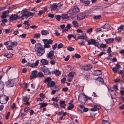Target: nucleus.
Masks as SVG:
<instances>
[{
  "mask_svg": "<svg viewBox=\"0 0 124 124\" xmlns=\"http://www.w3.org/2000/svg\"><path fill=\"white\" fill-rule=\"evenodd\" d=\"M79 9L77 6H74L73 8L70 9L68 12V14L70 15H73L75 14L76 13L79 12Z\"/></svg>",
  "mask_w": 124,
  "mask_h": 124,
  "instance_id": "nucleus-1",
  "label": "nucleus"
},
{
  "mask_svg": "<svg viewBox=\"0 0 124 124\" xmlns=\"http://www.w3.org/2000/svg\"><path fill=\"white\" fill-rule=\"evenodd\" d=\"M88 44V45H94L95 47H98L99 45V42H96L95 40L93 39H91L90 40L87 41Z\"/></svg>",
  "mask_w": 124,
  "mask_h": 124,
  "instance_id": "nucleus-2",
  "label": "nucleus"
},
{
  "mask_svg": "<svg viewBox=\"0 0 124 124\" xmlns=\"http://www.w3.org/2000/svg\"><path fill=\"white\" fill-rule=\"evenodd\" d=\"M9 100L8 97L5 95H2L0 100V102L2 104L6 103Z\"/></svg>",
  "mask_w": 124,
  "mask_h": 124,
  "instance_id": "nucleus-3",
  "label": "nucleus"
},
{
  "mask_svg": "<svg viewBox=\"0 0 124 124\" xmlns=\"http://www.w3.org/2000/svg\"><path fill=\"white\" fill-rule=\"evenodd\" d=\"M45 49L44 48H39V49L35 50L36 52H37V55L39 56H41L44 53L45 51Z\"/></svg>",
  "mask_w": 124,
  "mask_h": 124,
  "instance_id": "nucleus-4",
  "label": "nucleus"
},
{
  "mask_svg": "<svg viewBox=\"0 0 124 124\" xmlns=\"http://www.w3.org/2000/svg\"><path fill=\"white\" fill-rule=\"evenodd\" d=\"M86 16L85 13H80L78 14L77 16V19L78 20H81L84 19Z\"/></svg>",
  "mask_w": 124,
  "mask_h": 124,
  "instance_id": "nucleus-5",
  "label": "nucleus"
},
{
  "mask_svg": "<svg viewBox=\"0 0 124 124\" xmlns=\"http://www.w3.org/2000/svg\"><path fill=\"white\" fill-rule=\"evenodd\" d=\"M78 99L79 101L82 102H84L87 100L85 96L82 94H80L79 95Z\"/></svg>",
  "mask_w": 124,
  "mask_h": 124,
  "instance_id": "nucleus-6",
  "label": "nucleus"
},
{
  "mask_svg": "<svg viewBox=\"0 0 124 124\" xmlns=\"http://www.w3.org/2000/svg\"><path fill=\"white\" fill-rule=\"evenodd\" d=\"M54 52L53 51H51L49 53L47 54V57L48 58H50V59L54 58L55 56L54 55Z\"/></svg>",
  "mask_w": 124,
  "mask_h": 124,
  "instance_id": "nucleus-7",
  "label": "nucleus"
},
{
  "mask_svg": "<svg viewBox=\"0 0 124 124\" xmlns=\"http://www.w3.org/2000/svg\"><path fill=\"white\" fill-rule=\"evenodd\" d=\"M93 68L92 65L90 64L87 65L85 67H83L82 68L83 70H84V71H87Z\"/></svg>",
  "mask_w": 124,
  "mask_h": 124,
  "instance_id": "nucleus-8",
  "label": "nucleus"
},
{
  "mask_svg": "<svg viewBox=\"0 0 124 124\" xmlns=\"http://www.w3.org/2000/svg\"><path fill=\"white\" fill-rule=\"evenodd\" d=\"M9 13V10H8L6 11H5L2 13L3 15H1V18L3 19L6 18L7 17L6 14H8Z\"/></svg>",
  "mask_w": 124,
  "mask_h": 124,
  "instance_id": "nucleus-9",
  "label": "nucleus"
},
{
  "mask_svg": "<svg viewBox=\"0 0 124 124\" xmlns=\"http://www.w3.org/2000/svg\"><path fill=\"white\" fill-rule=\"evenodd\" d=\"M102 73V71L101 70H95L94 71V74L95 76H98L101 75Z\"/></svg>",
  "mask_w": 124,
  "mask_h": 124,
  "instance_id": "nucleus-10",
  "label": "nucleus"
},
{
  "mask_svg": "<svg viewBox=\"0 0 124 124\" xmlns=\"http://www.w3.org/2000/svg\"><path fill=\"white\" fill-rule=\"evenodd\" d=\"M16 19V15L15 14L14 15L12 14L10 17V18L9 19V20L10 22H12L14 20H15Z\"/></svg>",
  "mask_w": 124,
  "mask_h": 124,
  "instance_id": "nucleus-11",
  "label": "nucleus"
},
{
  "mask_svg": "<svg viewBox=\"0 0 124 124\" xmlns=\"http://www.w3.org/2000/svg\"><path fill=\"white\" fill-rule=\"evenodd\" d=\"M37 70H34L32 71L31 72V75L32 76H30L31 78H37Z\"/></svg>",
  "mask_w": 124,
  "mask_h": 124,
  "instance_id": "nucleus-12",
  "label": "nucleus"
},
{
  "mask_svg": "<svg viewBox=\"0 0 124 124\" xmlns=\"http://www.w3.org/2000/svg\"><path fill=\"white\" fill-rule=\"evenodd\" d=\"M6 83L7 86L8 87H12L14 85V83L12 80H8Z\"/></svg>",
  "mask_w": 124,
  "mask_h": 124,
  "instance_id": "nucleus-13",
  "label": "nucleus"
},
{
  "mask_svg": "<svg viewBox=\"0 0 124 124\" xmlns=\"http://www.w3.org/2000/svg\"><path fill=\"white\" fill-rule=\"evenodd\" d=\"M35 14V12L31 13L30 11H28L27 12V14H25L24 15V16H25L26 18H28L29 16H33Z\"/></svg>",
  "mask_w": 124,
  "mask_h": 124,
  "instance_id": "nucleus-14",
  "label": "nucleus"
},
{
  "mask_svg": "<svg viewBox=\"0 0 124 124\" xmlns=\"http://www.w3.org/2000/svg\"><path fill=\"white\" fill-rule=\"evenodd\" d=\"M43 41H44L45 42H46L47 43L49 44H52V43L53 42V41L51 39H45L42 40Z\"/></svg>",
  "mask_w": 124,
  "mask_h": 124,
  "instance_id": "nucleus-15",
  "label": "nucleus"
},
{
  "mask_svg": "<svg viewBox=\"0 0 124 124\" xmlns=\"http://www.w3.org/2000/svg\"><path fill=\"white\" fill-rule=\"evenodd\" d=\"M42 64L43 65H46L48 64V61L46 59H43L40 61Z\"/></svg>",
  "mask_w": 124,
  "mask_h": 124,
  "instance_id": "nucleus-16",
  "label": "nucleus"
},
{
  "mask_svg": "<svg viewBox=\"0 0 124 124\" xmlns=\"http://www.w3.org/2000/svg\"><path fill=\"white\" fill-rule=\"evenodd\" d=\"M57 7V3H53L51 6V10L54 11Z\"/></svg>",
  "mask_w": 124,
  "mask_h": 124,
  "instance_id": "nucleus-17",
  "label": "nucleus"
},
{
  "mask_svg": "<svg viewBox=\"0 0 124 124\" xmlns=\"http://www.w3.org/2000/svg\"><path fill=\"white\" fill-rule=\"evenodd\" d=\"M61 18L63 20L67 19L69 18V17L68 15L66 14H63L61 15Z\"/></svg>",
  "mask_w": 124,
  "mask_h": 124,
  "instance_id": "nucleus-18",
  "label": "nucleus"
},
{
  "mask_svg": "<svg viewBox=\"0 0 124 124\" xmlns=\"http://www.w3.org/2000/svg\"><path fill=\"white\" fill-rule=\"evenodd\" d=\"M55 85V82L54 81H52L51 82L50 84V83H48L47 84L46 86L48 88L49 87H52L54 86Z\"/></svg>",
  "mask_w": 124,
  "mask_h": 124,
  "instance_id": "nucleus-19",
  "label": "nucleus"
},
{
  "mask_svg": "<svg viewBox=\"0 0 124 124\" xmlns=\"http://www.w3.org/2000/svg\"><path fill=\"white\" fill-rule=\"evenodd\" d=\"M114 39L113 38H109L105 39V42L108 44H109L113 42Z\"/></svg>",
  "mask_w": 124,
  "mask_h": 124,
  "instance_id": "nucleus-20",
  "label": "nucleus"
},
{
  "mask_svg": "<svg viewBox=\"0 0 124 124\" xmlns=\"http://www.w3.org/2000/svg\"><path fill=\"white\" fill-rule=\"evenodd\" d=\"M35 47L37 49H39V48H43L42 45L39 43H37L35 44Z\"/></svg>",
  "mask_w": 124,
  "mask_h": 124,
  "instance_id": "nucleus-21",
  "label": "nucleus"
},
{
  "mask_svg": "<svg viewBox=\"0 0 124 124\" xmlns=\"http://www.w3.org/2000/svg\"><path fill=\"white\" fill-rule=\"evenodd\" d=\"M65 101H61L60 102V106L62 108H64L66 105L65 104Z\"/></svg>",
  "mask_w": 124,
  "mask_h": 124,
  "instance_id": "nucleus-22",
  "label": "nucleus"
},
{
  "mask_svg": "<svg viewBox=\"0 0 124 124\" xmlns=\"http://www.w3.org/2000/svg\"><path fill=\"white\" fill-rule=\"evenodd\" d=\"M41 33L42 35H46L49 34V32L48 31L44 30L41 31Z\"/></svg>",
  "mask_w": 124,
  "mask_h": 124,
  "instance_id": "nucleus-23",
  "label": "nucleus"
},
{
  "mask_svg": "<svg viewBox=\"0 0 124 124\" xmlns=\"http://www.w3.org/2000/svg\"><path fill=\"white\" fill-rule=\"evenodd\" d=\"M103 8H101L100 7H98L95 8L94 9H92V12L94 11V12H95L97 11H101V10H103Z\"/></svg>",
  "mask_w": 124,
  "mask_h": 124,
  "instance_id": "nucleus-24",
  "label": "nucleus"
},
{
  "mask_svg": "<svg viewBox=\"0 0 124 124\" xmlns=\"http://www.w3.org/2000/svg\"><path fill=\"white\" fill-rule=\"evenodd\" d=\"M124 27V26L123 25L121 24L118 28L117 30L119 32H121L123 30Z\"/></svg>",
  "mask_w": 124,
  "mask_h": 124,
  "instance_id": "nucleus-25",
  "label": "nucleus"
},
{
  "mask_svg": "<svg viewBox=\"0 0 124 124\" xmlns=\"http://www.w3.org/2000/svg\"><path fill=\"white\" fill-rule=\"evenodd\" d=\"M86 36L85 33H83L81 35L78 36V38L79 39H84Z\"/></svg>",
  "mask_w": 124,
  "mask_h": 124,
  "instance_id": "nucleus-26",
  "label": "nucleus"
},
{
  "mask_svg": "<svg viewBox=\"0 0 124 124\" xmlns=\"http://www.w3.org/2000/svg\"><path fill=\"white\" fill-rule=\"evenodd\" d=\"M54 73L56 76H59L61 74V71H59L58 70H55L54 71Z\"/></svg>",
  "mask_w": 124,
  "mask_h": 124,
  "instance_id": "nucleus-27",
  "label": "nucleus"
},
{
  "mask_svg": "<svg viewBox=\"0 0 124 124\" xmlns=\"http://www.w3.org/2000/svg\"><path fill=\"white\" fill-rule=\"evenodd\" d=\"M96 82H97L103 83L104 80L102 78H97L96 79Z\"/></svg>",
  "mask_w": 124,
  "mask_h": 124,
  "instance_id": "nucleus-28",
  "label": "nucleus"
},
{
  "mask_svg": "<svg viewBox=\"0 0 124 124\" xmlns=\"http://www.w3.org/2000/svg\"><path fill=\"white\" fill-rule=\"evenodd\" d=\"M72 23L75 27H77L79 26L78 24L76 21H73L72 22Z\"/></svg>",
  "mask_w": 124,
  "mask_h": 124,
  "instance_id": "nucleus-29",
  "label": "nucleus"
},
{
  "mask_svg": "<svg viewBox=\"0 0 124 124\" xmlns=\"http://www.w3.org/2000/svg\"><path fill=\"white\" fill-rule=\"evenodd\" d=\"M26 14H22V15L21 16H17L16 15V18H17L18 19H21L22 20H23V19L24 18L23 17L25 16H24V15Z\"/></svg>",
  "mask_w": 124,
  "mask_h": 124,
  "instance_id": "nucleus-30",
  "label": "nucleus"
},
{
  "mask_svg": "<svg viewBox=\"0 0 124 124\" xmlns=\"http://www.w3.org/2000/svg\"><path fill=\"white\" fill-rule=\"evenodd\" d=\"M51 81V78H46L44 81V83L47 82L48 83H50V82Z\"/></svg>",
  "mask_w": 124,
  "mask_h": 124,
  "instance_id": "nucleus-31",
  "label": "nucleus"
},
{
  "mask_svg": "<svg viewBox=\"0 0 124 124\" xmlns=\"http://www.w3.org/2000/svg\"><path fill=\"white\" fill-rule=\"evenodd\" d=\"M76 75V73L75 72H70L68 74V76L71 77H73L74 76Z\"/></svg>",
  "mask_w": 124,
  "mask_h": 124,
  "instance_id": "nucleus-32",
  "label": "nucleus"
},
{
  "mask_svg": "<svg viewBox=\"0 0 124 124\" xmlns=\"http://www.w3.org/2000/svg\"><path fill=\"white\" fill-rule=\"evenodd\" d=\"M44 44H45L44 45V48H49L51 46L49 44L47 43L46 42H45L44 41H43Z\"/></svg>",
  "mask_w": 124,
  "mask_h": 124,
  "instance_id": "nucleus-33",
  "label": "nucleus"
},
{
  "mask_svg": "<svg viewBox=\"0 0 124 124\" xmlns=\"http://www.w3.org/2000/svg\"><path fill=\"white\" fill-rule=\"evenodd\" d=\"M107 46L106 44L102 43L99 46H98V48H104L107 47Z\"/></svg>",
  "mask_w": 124,
  "mask_h": 124,
  "instance_id": "nucleus-34",
  "label": "nucleus"
},
{
  "mask_svg": "<svg viewBox=\"0 0 124 124\" xmlns=\"http://www.w3.org/2000/svg\"><path fill=\"white\" fill-rule=\"evenodd\" d=\"M43 76L44 75L41 72H37V77L42 78L43 77Z\"/></svg>",
  "mask_w": 124,
  "mask_h": 124,
  "instance_id": "nucleus-35",
  "label": "nucleus"
},
{
  "mask_svg": "<svg viewBox=\"0 0 124 124\" xmlns=\"http://www.w3.org/2000/svg\"><path fill=\"white\" fill-rule=\"evenodd\" d=\"M10 42L11 43V45L12 46H14V47L17 46V42L15 41H14L13 42L11 41Z\"/></svg>",
  "mask_w": 124,
  "mask_h": 124,
  "instance_id": "nucleus-36",
  "label": "nucleus"
},
{
  "mask_svg": "<svg viewBox=\"0 0 124 124\" xmlns=\"http://www.w3.org/2000/svg\"><path fill=\"white\" fill-rule=\"evenodd\" d=\"M40 105V109H41L42 108L46 107L47 105V104L45 103H40L39 104Z\"/></svg>",
  "mask_w": 124,
  "mask_h": 124,
  "instance_id": "nucleus-37",
  "label": "nucleus"
},
{
  "mask_svg": "<svg viewBox=\"0 0 124 124\" xmlns=\"http://www.w3.org/2000/svg\"><path fill=\"white\" fill-rule=\"evenodd\" d=\"M43 72L44 73V74L46 75H48L51 73V72L49 71V69H47Z\"/></svg>",
  "mask_w": 124,
  "mask_h": 124,
  "instance_id": "nucleus-38",
  "label": "nucleus"
},
{
  "mask_svg": "<svg viewBox=\"0 0 124 124\" xmlns=\"http://www.w3.org/2000/svg\"><path fill=\"white\" fill-rule=\"evenodd\" d=\"M81 57L80 55L78 54H75L74 55L72 56V58H74V57H76L78 59L80 58Z\"/></svg>",
  "mask_w": 124,
  "mask_h": 124,
  "instance_id": "nucleus-39",
  "label": "nucleus"
},
{
  "mask_svg": "<svg viewBox=\"0 0 124 124\" xmlns=\"http://www.w3.org/2000/svg\"><path fill=\"white\" fill-rule=\"evenodd\" d=\"M61 17V16H60L58 15H56L54 17L55 18H56V19L58 21L60 20Z\"/></svg>",
  "mask_w": 124,
  "mask_h": 124,
  "instance_id": "nucleus-40",
  "label": "nucleus"
},
{
  "mask_svg": "<svg viewBox=\"0 0 124 124\" xmlns=\"http://www.w3.org/2000/svg\"><path fill=\"white\" fill-rule=\"evenodd\" d=\"M101 17V15H98L94 16L93 18L95 20H97L100 19Z\"/></svg>",
  "mask_w": 124,
  "mask_h": 124,
  "instance_id": "nucleus-41",
  "label": "nucleus"
},
{
  "mask_svg": "<svg viewBox=\"0 0 124 124\" xmlns=\"http://www.w3.org/2000/svg\"><path fill=\"white\" fill-rule=\"evenodd\" d=\"M74 107V105L73 104H70L69 105V106L68 107V110H71Z\"/></svg>",
  "mask_w": 124,
  "mask_h": 124,
  "instance_id": "nucleus-42",
  "label": "nucleus"
},
{
  "mask_svg": "<svg viewBox=\"0 0 124 124\" xmlns=\"http://www.w3.org/2000/svg\"><path fill=\"white\" fill-rule=\"evenodd\" d=\"M4 86V83L2 82H0V89H3Z\"/></svg>",
  "mask_w": 124,
  "mask_h": 124,
  "instance_id": "nucleus-43",
  "label": "nucleus"
},
{
  "mask_svg": "<svg viewBox=\"0 0 124 124\" xmlns=\"http://www.w3.org/2000/svg\"><path fill=\"white\" fill-rule=\"evenodd\" d=\"M102 124H110V123L108 120H103L102 121Z\"/></svg>",
  "mask_w": 124,
  "mask_h": 124,
  "instance_id": "nucleus-44",
  "label": "nucleus"
},
{
  "mask_svg": "<svg viewBox=\"0 0 124 124\" xmlns=\"http://www.w3.org/2000/svg\"><path fill=\"white\" fill-rule=\"evenodd\" d=\"M118 73L121 75L122 78H124V71L121 70Z\"/></svg>",
  "mask_w": 124,
  "mask_h": 124,
  "instance_id": "nucleus-45",
  "label": "nucleus"
},
{
  "mask_svg": "<svg viewBox=\"0 0 124 124\" xmlns=\"http://www.w3.org/2000/svg\"><path fill=\"white\" fill-rule=\"evenodd\" d=\"M90 3V2L88 0H87L86 1H85L83 3L85 4V6H87L89 5Z\"/></svg>",
  "mask_w": 124,
  "mask_h": 124,
  "instance_id": "nucleus-46",
  "label": "nucleus"
},
{
  "mask_svg": "<svg viewBox=\"0 0 124 124\" xmlns=\"http://www.w3.org/2000/svg\"><path fill=\"white\" fill-rule=\"evenodd\" d=\"M13 47L14 46H12V45H9L7 46V48L8 50H13Z\"/></svg>",
  "mask_w": 124,
  "mask_h": 124,
  "instance_id": "nucleus-47",
  "label": "nucleus"
},
{
  "mask_svg": "<svg viewBox=\"0 0 124 124\" xmlns=\"http://www.w3.org/2000/svg\"><path fill=\"white\" fill-rule=\"evenodd\" d=\"M23 100L25 102H28L29 100V99L26 96H24L23 97Z\"/></svg>",
  "mask_w": 124,
  "mask_h": 124,
  "instance_id": "nucleus-48",
  "label": "nucleus"
},
{
  "mask_svg": "<svg viewBox=\"0 0 124 124\" xmlns=\"http://www.w3.org/2000/svg\"><path fill=\"white\" fill-rule=\"evenodd\" d=\"M63 46V45L62 43H60L57 46V48L58 49H60Z\"/></svg>",
  "mask_w": 124,
  "mask_h": 124,
  "instance_id": "nucleus-49",
  "label": "nucleus"
},
{
  "mask_svg": "<svg viewBox=\"0 0 124 124\" xmlns=\"http://www.w3.org/2000/svg\"><path fill=\"white\" fill-rule=\"evenodd\" d=\"M40 36V34L39 33L36 34L34 35V37L35 38H39Z\"/></svg>",
  "mask_w": 124,
  "mask_h": 124,
  "instance_id": "nucleus-50",
  "label": "nucleus"
},
{
  "mask_svg": "<svg viewBox=\"0 0 124 124\" xmlns=\"http://www.w3.org/2000/svg\"><path fill=\"white\" fill-rule=\"evenodd\" d=\"M108 48L107 50V52L108 53H110L112 52L111 47H108Z\"/></svg>",
  "mask_w": 124,
  "mask_h": 124,
  "instance_id": "nucleus-51",
  "label": "nucleus"
},
{
  "mask_svg": "<svg viewBox=\"0 0 124 124\" xmlns=\"http://www.w3.org/2000/svg\"><path fill=\"white\" fill-rule=\"evenodd\" d=\"M67 49L70 51H71L74 50V49L71 47H69L67 48Z\"/></svg>",
  "mask_w": 124,
  "mask_h": 124,
  "instance_id": "nucleus-52",
  "label": "nucleus"
},
{
  "mask_svg": "<svg viewBox=\"0 0 124 124\" xmlns=\"http://www.w3.org/2000/svg\"><path fill=\"white\" fill-rule=\"evenodd\" d=\"M47 16L48 17L53 18L54 17V15L53 14H51V13H49L48 14Z\"/></svg>",
  "mask_w": 124,
  "mask_h": 124,
  "instance_id": "nucleus-53",
  "label": "nucleus"
},
{
  "mask_svg": "<svg viewBox=\"0 0 124 124\" xmlns=\"http://www.w3.org/2000/svg\"><path fill=\"white\" fill-rule=\"evenodd\" d=\"M63 4V2H61L57 4V7L60 8L62 7Z\"/></svg>",
  "mask_w": 124,
  "mask_h": 124,
  "instance_id": "nucleus-54",
  "label": "nucleus"
},
{
  "mask_svg": "<svg viewBox=\"0 0 124 124\" xmlns=\"http://www.w3.org/2000/svg\"><path fill=\"white\" fill-rule=\"evenodd\" d=\"M45 13V11H43L42 10L39 11V13L38 14V15L39 16H40L43 13Z\"/></svg>",
  "mask_w": 124,
  "mask_h": 124,
  "instance_id": "nucleus-55",
  "label": "nucleus"
},
{
  "mask_svg": "<svg viewBox=\"0 0 124 124\" xmlns=\"http://www.w3.org/2000/svg\"><path fill=\"white\" fill-rule=\"evenodd\" d=\"M48 68L44 66L42 67L41 68L43 72L45 71V70H47L48 69Z\"/></svg>",
  "mask_w": 124,
  "mask_h": 124,
  "instance_id": "nucleus-56",
  "label": "nucleus"
},
{
  "mask_svg": "<svg viewBox=\"0 0 124 124\" xmlns=\"http://www.w3.org/2000/svg\"><path fill=\"white\" fill-rule=\"evenodd\" d=\"M11 108L13 109H16L17 108L16 107V104L15 103L13 104L11 106Z\"/></svg>",
  "mask_w": 124,
  "mask_h": 124,
  "instance_id": "nucleus-57",
  "label": "nucleus"
},
{
  "mask_svg": "<svg viewBox=\"0 0 124 124\" xmlns=\"http://www.w3.org/2000/svg\"><path fill=\"white\" fill-rule=\"evenodd\" d=\"M23 11V12L21 14H27V12H28L27 11V10L26 9H24L23 10H22Z\"/></svg>",
  "mask_w": 124,
  "mask_h": 124,
  "instance_id": "nucleus-58",
  "label": "nucleus"
},
{
  "mask_svg": "<svg viewBox=\"0 0 124 124\" xmlns=\"http://www.w3.org/2000/svg\"><path fill=\"white\" fill-rule=\"evenodd\" d=\"M57 43H55L54 45L52 46V48H53V50H55L57 46Z\"/></svg>",
  "mask_w": 124,
  "mask_h": 124,
  "instance_id": "nucleus-59",
  "label": "nucleus"
},
{
  "mask_svg": "<svg viewBox=\"0 0 124 124\" xmlns=\"http://www.w3.org/2000/svg\"><path fill=\"white\" fill-rule=\"evenodd\" d=\"M12 30H10V29H6L5 30V32L6 33H9L12 31Z\"/></svg>",
  "mask_w": 124,
  "mask_h": 124,
  "instance_id": "nucleus-60",
  "label": "nucleus"
},
{
  "mask_svg": "<svg viewBox=\"0 0 124 124\" xmlns=\"http://www.w3.org/2000/svg\"><path fill=\"white\" fill-rule=\"evenodd\" d=\"M55 32L54 33V34L55 35L57 36V37L59 36L60 35V34L59 33H58V31L56 30H55Z\"/></svg>",
  "mask_w": 124,
  "mask_h": 124,
  "instance_id": "nucleus-61",
  "label": "nucleus"
},
{
  "mask_svg": "<svg viewBox=\"0 0 124 124\" xmlns=\"http://www.w3.org/2000/svg\"><path fill=\"white\" fill-rule=\"evenodd\" d=\"M71 24H68L67 25L66 28H67L68 30H70V28L71 27Z\"/></svg>",
  "mask_w": 124,
  "mask_h": 124,
  "instance_id": "nucleus-62",
  "label": "nucleus"
},
{
  "mask_svg": "<svg viewBox=\"0 0 124 124\" xmlns=\"http://www.w3.org/2000/svg\"><path fill=\"white\" fill-rule=\"evenodd\" d=\"M112 70L113 72L114 73H116L117 72V70L114 67L112 68Z\"/></svg>",
  "mask_w": 124,
  "mask_h": 124,
  "instance_id": "nucleus-63",
  "label": "nucleus"
},
{
  "mask_svg": "<svg viewBox=\"0 0 124 124\" xmlns=\"http://www.w3.org/2000/svg\"><path fill=\"white\" fill-rule=\"evenodd\" d=\"M116 68L117 69H119L121 68V66L118 63H117L115 66Z\"/></svg>",
  "mask_w": 124,
  "mask_h": 124,
  "instance_id": "nucleus-64",
  "label": "nucleus"
}]
</instances>
